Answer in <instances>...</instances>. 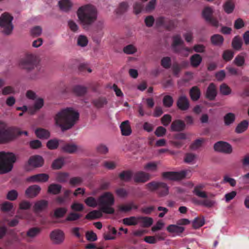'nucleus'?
Here are the masks:
<instances>
[{
    "mask_svg": "<svg viewBox=\"0 0 249 249\" xmlns=\"http://www.w3.org/2000/svg\"><path fill=\"white\" fill-rule=\"evenodd\" d=\"M79 119V112L72 107L61 109L54 117L56 125L62 131L71 129L78 123Z\"/></svg>",
    "mask_w": 249,
    "mask_h": 249,
    "instance_id": "obj_1",
    "label": "nucleus"
},
{
    "mask_svg": "<svg viewBox=\"0 0 249 249\" xmlns=\"http://www.w3.org/2000/svg\"><path fill=\"white\" fill-rule=\"evenodd\" d=\"M77 15L80 23L86 28L95 21L97 18V12L94 6L86 5L79 8Z\"/></svg>",
    "mask_w": 249,
    "mask_h": 249,
    "instance_id": "obj_2",
    "label": "nucleus"
},
{
    "mask_svg": "<svg viewBox=\"0 0 249 249\" xmlns=\"http://www.w3.org/2000/svg\"><path fill=\"white\" fill-rule=\"evenodd\" d=\"M99 206L101 211L105 213L113 214L114 209L112 207L115 203V198L113 194L110 192L103 193L98 197Z\"/></svg>",
    "mask_w": 249,
    "mask_h": 249,
    "instance_id": "obj_3",
    "label": "nucleus"
},
{
    "mask_svg": "<svg viewBox=\"0 0 249 249\" xmlns=\"http://www.w3.org/2000/svg\"><path fill=\"white\" fill-rule=\"evenodd\" d=\"M16 160L15 155L10 152H0V174L10 171L13 167V163Z\"/></svg>",
    "mask_w": 249,
    "mask_h": 249,
    "instance_id": "obj_4",
    "label": "nucleus"
},
{
    "mask_svg": "<svg viewBox=\"0 0 249 249\" xmlns=\"http://www.w3.org/2000/svg\"><path fill=\"white\" fill-rule=\"evenodd\" d=\"M16 128L9 127L7 124L0 121V143H4L13 140L16 137Z\"/></svg>",
    "mask_w": 249,
    "mask_h": 249,
    "instance_id": "obj_5",
    "label": "nucleus"
},
{
    "mask_svg": "<svg viewBox=\"0 0 249 249\" xmlns=\"http://www.w3.org/2000/svg\"><path fill=\"white\" fill-rule=\"evenodd\" d=\"M13 18L8 13H4L0 17V26L4 34L10 35L14 28L12 24Z\"/></svg>",
    "mask_w": 249,
    "mask_h": 249,
    "instance_id": "obj_6",
    "label": "nucleus"
},
{
    "mask_svg": "<svg viewBox=\"0 0 249 249\" xmlns=\"http://www.w3.org/2000/svg\"><path fill=\"white\" fill-rule=\"evenodd\" d=\"M213 12L214 11L212 7L206 6L203 7V18L208 24L215 28H217L220 24L217 18L213 16Z\"/></svg>",
    "mask_w": 249,
    "mask_h": 249,
    "instance_id": "obj_7",
    "label": "nucleus"
},
{
    "mask_svg": "<svg viewBox=\"0 0 249 249\" xmlns=\"http://www.w3.org/2000/svg\"><path fill=\"white\" fill-rule=\"evenodd\" d=\"M146 186L150 191H158L160 196H165L168 194V187L164 183L153 181L147 184Z\"/></svg>",
    "mask_w": 249,
    "mask_h": 249,
    "instance_id": "obj_8",
    "label": "nucleus"
},
{
    "mask_svg": "<svg viewBox=\"0 0 249 249\" xmlns=\"http://www.w3.org/2000/svg\"><path fill=\"white\" fill-rule=\"evenodd\" d=\"M19 66L22 69L31 71L34 69L36 65V57L32 54L26 55L19 62Z\"/></svg>",
    "mask_w": 249,
    "mask_h": 249,
    "instance_id": "obj_9",
    "label": "nucleus"
},
{
    "mask_svg": "<svg viewBox=\"0 0 249 249\" xmlns=\"http://www.w3.org/2000/svg\"><path fill=\"white\" fill-rule=\"evenodd\" d=\"M189 174H190V171L189 170H183L180 172H169L164 173L163 177L166 179L176 180L188 176Z\"/></svg>",
    "mask_w": 249,
    "mask_h": 249,
    "instance_id": "obj_10",
    "label": "nucleus"
},
{
    "mask_svg": "<svg viewBox=\"0 0 249 249\" xmlns=\"http://www.w3.org/2000/svg\"><path fill=\"white\" fill-rule=\"evenodd\" d=\"M213 148L215 151L225 154H229L232 151L231 145L223 141H219L216 142L214 144Z\"/></svg>",
    "mask_w": 249,
    "mask_h": 249,
    "instance_id": "obj_11",
    "label": "nucleus"
},
{
    "mask_svg": "<svg viewBox=\"0 0 249 249\" xmlns=\"http://www.w3.org/2000/svg\"><path fill=\"white\" fill-rule=\"evenodd\" d=\"M44 163L43 158L40 156H34L31 157L28 161V164L26 165L25 168L27 171H30L31 169L29 167L31 166L34 168L42 166Z\"/></svg>",
    "mask_w": 249,
    "mask_h": 249,
    "instance_id": "obj_12",
    "label": "nucleus"
},
{
    "mask_svg": "<svg viewBox=\"0 0 249 249\" xmlns=\"http://www.w3.org/2000/svg\"><path fill=\"white\" fill-rule=\"evenodd\" d=\"M50 238L55 244H60L65 240V234L60 230H55L50 233Z\"/></svg>",
    "mask_w": 249,
    "mask_h": 249,
    "instance_id": "obj_13",
    "label": "nucleus"
},
{
    "mask_svg": "<svg viewBox=\"0 0 249 249\" xmlns=\"http://www.w3.org/2000/svg\"><path fill=\"white\" fill-rule=\"evenodd\" d=\"M167 230L173 236H176L180 235L184 231V228L182 226L172 224L167 227Z\"/></svg>",
    "mask_w": 249,
    "mask_h": 249,
    "instance_id": "obj_14",
    "label": "nucleus"
},
{
    "mask_svg": "<svg viewBox=\"0 0 249 249\" xmlns=\"http://www.w3.org/2000/svg\"><path fill=\"white\" fill-rule=\"evenodd\" d=\"M217 93L216 86L214 84L212 83L209 85L207 89L205 96L209 100L213 101L215 99Z\"/></svg>",
    "mask_w": 249,
    "mask_h": 249,
    "instance_id": "obj_15",
    "label": "nucleus"
},
{
    "mask_svg": "<svg viewBox=\"0 0 249 249\" xmlns=\"http://www.w3.org/2000/svg\"><path fill=\"white\" fill-rule=\"evenodd\" d=\"M40 190L41 188L39 186L34 185L27 189L25 194L29 197H34L40 193Z\"/></svg>",
    "mask_w": 249,
    "mask_h": 249,
    "instance_id": "obj_16",
    "label": "nucleus"
},
{
    "mask_svg": "<svg viewBox=\"0 0 249 249\" xmlns=\"http://www.w3.org/2000/svg\"><path fill=\"white\" fill-rule=\"evenodd\" d=\"M49 176L46 174H37L27 178V180L30 182H45L48 180Z\"/></svg>",
    "mask_w": 249,
    "mask_h": 249,
    "instance_id": "obj_17",
    "label": "nucleus"
},
{
    "mask_svg": "<svg viewBox=\"0 0 249 249\" xmlns=\"http://www.w3.org/2000/svg\"><path fill=\"white\" fill-rule=\"evenodd\" d=\"M177 106L181 110H186L188 109L190 106L188 99L185 96H180L177 102Z\"/></svg>",
    "mask_w": 249,
    "mask_h": 249,
    "instance_id": "obj_18",
    "label": "nucleus"
},
{
    "mask_svg": "<svg viewBox=\"0 0 249 249\" xmlns=\"http://www.w3.org/2000/svg\"><path fill=\"white\" fill-rule=\"evenodd\" d=\"M120 127L123 135L129 136L131 134L132 130L128 121H125L122 123Z\"/></svg>",
    "mask_w": 249,
    "mask_h": 249,
    "instance_id": "obj_19",
    "label": "nucleus"
},
{
    "mask_svg": "<svg viewBox=\"0 0 249 249\" xmlns=\"http://www.w3.org/2000/svg\"><path fill=\"white\" fill-rule=\"evenodd\" d=\"M149 175L143 172L136 173L134 177L135 181L138 182H144L149 179Z\"/></svg>",
    "mask_w": 249,
    "mask_h": 249,
    "instance_id": "obj_20",
    "label": "nucleus"
},
{
    "mask_svg": "<svg viewBox=\"0 0 249 249\" xmlns=\"http://www.w3.org/2000/svg\"><path fill=\"white\" fill-rule=\"evenodd\" d=\"M156 24L166 28H170L173 25V21L163 17H160L156 20Z\"/></svg>",
    "mask_w": 249,
    "mask_h": 249,
    "instance_id": "obj_21",
    "label": "nucleus"
},
{
    "mask_svg": "<svg viewBox=\"0 0 249 249\" xmlns=\"http://www.w3.org/2000/svg\"><path fill=\"white\" fill-rule=\"evenodd\" d=\"M61 149L67 153H73L79 150V147L75 143H66L61 147Z\"/></svg>",
    "mask_w": 249,
    "mask_h": 249,
    "instance_id": "obj_22",
    "label": "nucleus"
},
{
    "mask_svg": "<svg viewBox=\"0 0 249 249\" xmlns=\"http://www.w3.org/2000/svg\"><path fill=\"white\" fill-rule=\"evenodd\" d=\"M224 37L219 34H214L211 37V42L214 46H221L224 42Z\"/></svg>",
    "mask_w": 249,
    "mask_h": 249,
    "instance_id": "obj_23",
    "label": "nucleus"
},
{
    "mask_svg": "<svg viewBox=\"0 0 249 249\" xmlns=\"http://www.w3.org/2000/svg\"><path fill=\"white\" fill-rule=\"evenodd\" d=\"M138 219L139 224L143 227H150L153 222V220L151 217L138 216Z\"/></svg>",
    "mask_w": 249,
    "mask_h": 249,
    "instance_id": "obj_24",
    "label": "nucleus"
},
{
    "mask_svg": "<svg viewBox=\"0 0 249 249\" xmlns=\"http://www.w3.org/2000/svg\"><path fill=\"white\" fill-rule=\"evenodd\" d=\"M58 4L60 9L66 12L70 10L72 5L70 0H60Z\"/></svg>",
    "mask_w": 249,
    "mask_h": 249,
    "instance_id": "obj_25",
    "label": "nucleus"
},
{
    "mask_svg": "<svg viewBox=\"0 0 249 249\" xmlns=\"http://www.w3.org/2000/svg\"><path fill=\"white\" fill-rule=\"evenodd\" d=\"M223 120L225 125L229 126L234 122L235 120V115L233 113H228L224 116Z\"/></svg>",
    "mask_w": 249,
    "mask_h": 249,
    "instance_id": "obj_26",
    "label": "nucleus"
},
{
    "mask_svg": "<svg viewBox=\"0 0 249 249\" xmlns=\"http://www.w3.org/2000/svg\"><path fill=\"white\" fill-rule=\"evenodd\" d=\"M103 212L101 211V207L99 210H93L89 212L86 216L87 219H98L103 216Z\"/></svg>",
    "mask_w": 249,
    "mask_h": 249,
    "instance_id": "obj_27",
    "label": "nucleus"
},
{
    "mask_svg": "<svg viewBox=\"0 0 249 249\" xmlns=\"http://www.w3.org/2000/svg\"><path fill=\"white\" fill-rule=\"evenodd\" d=\"M35 134L40 139H47L50 136V132L43 128H38L35 130Z\"/></svg>",
    "mask_w": 249,
    "mask_h": 249,
    "instance_id": "obj_28",
    "label": "nucleus"
},
{
    "mask_svg": "<svg viewBox=\"0 0 249 249\" xmlns=\"http://www.w3.org/2000/svg\"><path fill=\"white\" fill-rule=\"evenodd\" d=\"M138 216H130L124 218L123 220V223L126 226H135L139 224Z\"/></svg>",
    "mask_w": 249,
    "mask_h": 249,
    "instance_id": "obj_29",
    "label": "nucleus"
},
{
    "mask_svg": "<svg viewBox=\"0 0 249 249\" xmlns=\"http://www.w3.org/2000/svg\"><path fill=\"white\" fill-rule=\"evenodd\" d=\"M185 124L184 122L180 120H177L171 124V128L172 130L174 131H179L184 129Z\"/></svg>",
    "mask_w": 249,
    "mask_h": 249,
    "instance_id": "obj_30",
    "label": "nucleus"
},
{
    "mask_svg": "<svg viewBox=\"0 0 249 249\" xmlns=\"http://www.w3.org/2000/svg\"><path fill=\"white\" fill-rule=\"evenodd\" d=\"M137 206L133 203L130 202L119 206V209L122 212H128L133 209H137Z\"/></svg>",
    "mask_w": 249,
    "mask_h": 249,
    "instance_id": "obj_31",
    "label": "nucleus"
},
{
    "mask_svg": "<svg viewBox=\"0 0 249 249\" xmlns=\"http://www.w3.org/2000/svg\"><path fill=\"white\" fill-rule=\"evenodd\" d=\"M85 203L88 206L90 207L95 208L98 206H99V201H98V198L96 199L92 196H89L87 197L85 200Z\"/></svg>",
    "mask_w": 249,
    "mask_h": 249,
    "instance_id": "obj_32",
    "label": "nucleus"
},
{
    "mask_svg": "<svg viewBox=\"0 0 249 249\" xmlns=\"http://www.w3.org/2000/svg\"><path fill=\"white\" fill-rule=\"evenodd\" d=\"M35 100V103L33 107V109L30 110L31 113H34L36 111L40 109L44 105V101L41 98H36Z\"/></svg>",
    "mask_w": 249,
    "mask_h": 249,
    "instance_id": "obj_33",
    "label": "nucleus"
},
{
    "mask_svg": "<svg viewBox=\"0 0 249 249\" xmlns=\"http://www.w3.org/2000/svg\"><path fill=\"white\" fill-rule=\"evenodd\" d=\"M249 126V122L247 120L241 122L236 126L235 132L237 133H241L245 131Z\"/></svg>",
    "mask_w": 249,
    "mask_h": 249,
    "instance_id": "obj_34",
    "label": "nucleus"
},
{
    "mask_svg": "<svg viewBox=\"0 0 249 249\" xmlns=\"http://www.w3.org/2000/svg\"><path fill=\"white\" fill-rule=\"evenodd\" d=\"M242 39L239 36H235L232 40L231 45L232 48L235 50H240L242 46Z\"/></svg>",
    "mask_w": 249,
    "mask_h": 249,
    "instance_id": "obj_35",
    "label": "nucleus"
},
{
    "mask_svg": "<svg viewBox=\"0 0 249 249\" xmlns=\"http://www.w3.org/2000/svg\"><path fill=\"white\" fill-rule=\"evenodd\" d=\"M234 4L232 0H228L224 4V11L227 14L231 13L234 9Z\"/></svg>",
    "mask_w": 249,
    "mask_h": 249,
    "instance_id": "obj_36",
    "label": "nucleus"
},
{
    "mask_svg": "<svg viewBox=\"0 0 249 249\" xmlns=\"http://www.w3.org/2000/svg\"><path fill=\"white\" fill-rule=\"evenodd\" d=\"M158 163L156 162H149L146 164L143 168L144 169L148 172H155L157 170Z\"/></svg>",
    "mask_w": 249,
    "mask_h": 249,
    "instance_id": "obj_37",
    "label": "nucleus"
},
{
    "mask_svg": "<svg viewBox=\"0 0 249 249\" xmlns=\"http://www.w3.org/2000/svg\"><path fill=\"white\" fill-rule=\"evenodd\" d=\"M62 187L59 184H52L48 188V192L54 195L58 194L60 193Z\"/></svg>",
    "mask_w": 249,
    "mask_h": 249,
    "instance_id": "obj_38",
    "label": "nucleus"
},
{
    "mask_svg": "<svg viewBox=\"0 0 249 249\" xmlns=\"http://www.w3.org/2000/svg\"><path fill=\"white\" fill-rule=\"evenodd\" d=\"M48 205V202L46 200H41L36 202L35 204V210L36 211H41L45 209Z\"/></svg>",
    "mask_w": 249,
    "mask_h": 249,
    "instance_id": "obj_39",
    "label": "nucleus"
},
{
    "mask_svg": "<svg viewBox=\"0 0 249 249\" xmlns=\"http://www.w3.org/2000/svg\"><path fill=\"white\" fill-rule=\"evenodd\" d=\"M234 56V52L231 50H226L224 51L222 54V58L225 61L231 60Z\"/></svg>",
    "mask_w": 249,
    "mask_h": 249,
    "instance_id": "obj_40",
    "label": "nucleus"
},
{
    "mask_svg": "<svg viewBox=\"0 0 249 249\" xmlns=\"http://www.w3.org/2000/svg\"><path fill=\"white\" fill-rule=\"evenodd\" d=\"M77 41V45L81 47L86 46L89 42V40L87 36L82 35L78 36Z\"/></svg>",
    "mask_w": 249,
    "mask_h": 249,
    "instance_id": "obj_41",
    "label": "nucleus"
},
{
    "mask_svg": "<svg viewBox=\"0 0 249 249\" xmlns=\"http://www.w3.org/2000/svg\"><path fill=\"white\" fill-rule=\"evenodd\" d=\"M200 92L197 88L194 87L190 90V96L193 100H197L200 97Z\"/></svg>",
    "mask_w": 249,
    "mask_h": 249,
    "instance_id": "obj_42",
    "label": "nucleus"
},
{
    "mask_svg": "<svg viewBox=\"0 0 249 249\" xmlns=\"http://www.w3.org/2000/svg\"><path fill=\"white\" fill-rule=\"evenodd\" d=\"M13 208V203L9 202H4L0 205L1 211L4 212H9Z\"/></svg>",
    "mask_w": 249,
    "mask_h": 249,
    "instance_id": "obj_43",
    "label": "nucleus"
},
{
    "mask_svg": "<svg viewBox=\"0 0 249 249\" xmlns=\"http://www.w3.org/2000/svg\"><path fill=\"white\" fill-rule=\"evenodd\" d=\"M59 141L54 139L49 140L47 143V147L49 149H55L57 148L59 145Z\"/></svg>",
    "mask_w": 249,
    "mask_h": 249,
    "instance_id": "obj_44",
    "label": "nucleus"
},
{
    "mask_svg": "<svg viewBox=\"0 0 249 249\" xmlns=\"http://www.w3.org/2000/svg\"><path fill=\"white\" fill-rule=\"evenodd\" d=\"M220 91L224 95H228L231 94V90L227 84L223 83L220 86Z\"/></svg>",
    "mask_w": 249,
    "mask_h": 249,
    "instance_id": "obj_45",
    "label": "nucleus"
},
{
    "mask_svg": "<svg viewBox=\"0 0 249 249\" xmlns=\"http://www.w3.org/2000/svg\"><path fill=\"white\" fill-rule=\"evenodd\" d=\"M214 201L213 200L209 199L207 196V194L203 192V206L207 207H212L213 206Z\"/></svg>",
    "mask_w": 249,
    "mask_h": 249,
    "instance_id": "obj_46",
    "label": "nucleus"
},
{
    "mask_svg": "<svg viewBox=\"0 0 249 249\" xmlns=\"http://www.w3.org/2000/svg\"><path fill=\"white\" fill-rule=\"evenodd\" d=\"M73 92L78 96H81L86 93V88L81 86H76L73 88Z\"/></svg>",
    "mask_w": 249,
    "mask_h": 249,
    "instance_id": "obj_47",
    "label": "nucleus"
},
{
    "mask_svg": "<svg viewBox=\"0 0 249 249\" xmlns=\"http://www.w3.org/2000/svg\"><path fill=\"white\" fill-rule=\"evenodd\" d=\"M64 161L62 158L55 160L52 163V168L53 169H59L64 165Z\"/></svg>",
    "mask_w": 249,
    "mask_h": 249,
    "instance_id": "obj_48",
    "label": "nucleus"
},
{
    "mask_svg": "<svg viewBox=\"0 0 249 249\" xmlns=\"http://www.w3.org/2000/svg\"><path fill=\"white\" fill-rule=\"evenodd\" d=\"M201 56L197 54H195L191 58V63L193 66H197L201 61Z\"/></svg>",
    "mask_w": 249,
    "mask_h": 249,
    "instance_id": "obj_49",
    "label": "nucleus"
},
{
    "mask_svg": "<svg viewBox=\"0 0 249 249\" xmlns=\"http://www.w3.org/2000/svg\"><path fill=\"white\" fill-rule=\"evenodd\" d=\"M233 63L238 67H241L245 64V58L244 56L237 55L234 59Z\"/></svg>",
    "mask_w": 249,
    "mask_h": 249,
    "instance_id": "obj_50",
    "label": "nucleus"
},
{
    "mask_svg": "<svg viewBox=\"0 0 249 249\" xmlns=\"http://www.w3.org/2000/svg\"><path fill=\"white\" fill-rule=\"evenodd\" d=\"M67 209L65 208H59L54 211V215L57 218L63 217L66 213Z\"/></svg>",
    "mask_w": 249,
    "mask_h": 249,
    "instance_id": "obj_51",
    "label": "nucleus"
},
{
    "mask_svg": "<svg viewBox=\"0 0 249 249\" xmlns=\"http://www.w3.org/2000/svg\"><path fill=\"white\" fill-rule=\"evenodd\" d=\"M69 175L66 173H61L57 174L56 180L60 182H64L67 181L68 179Z\"/></svg>",
    "mask_w": 249,
    "mask_h": 249,
    "instance_id": "obj_52",
    "label": "nucleus"
},
{
    "mask_svg": "<svg viewBox=\"0 0 249 249\" xmlns=\"http://www.w3.org/2000/svg\"><path fill=\"white\" fill-rule=\"evenodd\" d=\"M222 182L223 183H229L232 187L235 186L236 184V180L233 178L229 177L227 175L224 176Z\"/></svg>",
    "mask_w": 249,
    "mask_h": 249,
    "instance_id": "obj_53",
    "label": "nucleus"
},
{
    "mask_svg": "<svg viewBox=\"0 0 249 249\" xmlns=\"http://www.w3.org/2000/svg\"><path fill=\"white\" fill-rule=\"evenodd\" d=\"M132 173L130 171L123 172L120 174V177L122 180L128 181L132 178Z\"/></svg>",
    "mask_w": 249,
    "mask_h": 249,
    "instance_id": "obj_54",
    "label": "nucleus"
},
{
    "mask_svg": "<svg viewBox=\"0 0 249 249\" xmlns=\"http://www.w3.org/2000/svg\"><path fill=\"white\" fill-rule=\"evenodd\" d=\"M40 229L38 228H33L30 229L27 232V235L30 237H34L39 234Z\"/></svg>",
    "mask_w": 249,
    "mask_h": 249,
    "instance_id": "obj_55",
    "label": "nucleus"
},
{
    "mask_svg": "<svg viewBox=\"0 0 249 249\" xmlns=\"http://www.w3.org/2000/svg\"><path fill=\"white\" fill-rule=\"evenodd\" d=\"M197 157L196 155L193 154L188 153L186 155L184 161L187 163H191L195 161Z\"/></svg>",
    "mask_w": 249,
    "mask_h": 249,
    "instance_id": "obj_56",
    "label": "nucleus"
},
{
    "mask_svg": "<svg viewBox=\"0 0 249 249\" xmlns=\"http://www.w3.org/2000/svg\"><path fill=\"white\" fill-rule=\"evenodd\" d=\"M42 32V28L40 26H36L31 30V34L32 36H40Z\"/></svg>",
    "mask_w": 249,
    "mask_h": 249,
    "instance_id": "obj_57",
    "label": "nucleus"
},
{
    "mask_svg": "<svg viewBox=\"0 0 249 249\" xmlns=\"http://www.w3.org/2000/svg\"><path fill=\"white\" fill-rule=\"evenodd\" d=\"M202 141L200 139L195 141L190 146V149L192 150H196L202 146Z\"/></svg>",
    "mask_w": 249,
    "mask_h": 249,
    "instance_id": "obj_58",
    "label": "nucleus"
},
{
    "mask_svg": "<svg viewBox=\"0 0 249 249\" xmlns=\"http://www.w3.org/2000/svg\"><path fill=\"white\" fill-rule=\"evenodd\" d=\"M18 196V192L16 190H12L7 193L6 197L8 199L13 201L17 199Z\"/></svg>",
    "mask_w": 249,
    "mask_h": 249,
    "instance_id": "obj_59",
    "label": "nucleus"
},
{
    "mask_svg": "<svg viewBox=\"0 0 249 249\" xmlns=\"http://www.w3.org/2000/svg\"><path fill=\"white\" fill-rule=\"evenodd\" d=\"M80 217V214L77 213L72 212L68 215L66 220L67 221H75L78 219Z\"/></svg>",
    "mask_w": 249,
    "mask_h": 249,
    "instance_id": "obj_60",
    "label": "nucleus"
},
{
    "mask_svg": "<svg viewBox=\"0 0 249 249\" xmlns=\"http://www.w3.org/2000/svg\"><path fill=\"white\" fill-rule=\"evenodd\" d=\"M215 76L218 81H222L226 77V72L224 70H220L215 73Z\"/></svg>",
    "mask_w": 249,
    "mask_h": 249,
    "instance_id": "obj_61",
    "label": "nucleus"
},
{
    "mask_svg": "<svg viewBox=\"0 0 249 249\" xmlns=\"http://www.w3.org/2000/svg\"><path fill=\"white\" fill-rule=\"evenodd\" d=\"M124 51L127 54H132L136 52V48L132 45H129L125 47Z\"/></svg>",
    "mask_w": 249,
    "mask_h": 249,
    "instance_id": "obj_62",
    "label": "nucleus"
},
{
    "mask_svg": "<svg viewBox=\"0 0 249 249\" xmlns=\"http://www.w3.org/2000/svg\"><path fill=\"white\" fill-rule=\"evenodd\" d=\"M164 226V223L161 221H159L152 227V231L153 232L161 230Z\"/></svg>",
    "mask_w": 249,
    "mask_h": 249,
    "instance_id": "obj_63",
    "label": "nucleus"
},
{
    "mask_svg": "<svg viewBox=\"0 0 249 249\" xmlns=\"http://www.w3.org/2000/svg\"><path fill=\"white\" fill-rule=\"evenodd\" d=\"M83 181V179L80 177H73L70 179L69 183L72 185H77L80 184Z\"/></svg>",
    "mask_w": 249,
    "mask_h": 249,
    "instance_id": "obj_64",
    "label": "nucleus"
}]
</instances>
